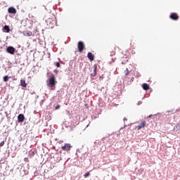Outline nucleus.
Returning a JSON list of instances; mask_svg holds the SVG:
<instances>
[{"mask_svg":"<svg viewBox=\"0 0 180 180\" xmlns=\"http://www.w3.org/2000/svg\"><path fill=\"white\" fill-rule=\"evenodd\" d=\"M57 84V80H56V76L51 75L49 78L46 80V85L51 90L54 91L56 89V84Z\"/></svg>","mask_w":180,"mask_h":180,"instance_id":"1","label":"nucleus"},{"mask_svg":"<svg viewBox=\"0 0 180 180\" xmlns=\"http://www.w3.org/2000/svg\"><path fill=\"white\" fill-rule=\"evenodd\" d=\"M77 49H78L79 53H82V51H84V50H85V44H84V41H79L77 43Z\"/></svg>","mask_w":180,"mask_h":180,"instance_id":"2","label":"nucleus"},{"mask_svg":"<svg viewBox=\"0 0 180 180\" xmlns=\"http://www.w3.org/2000/svg\"><path fill=\"white\" fill-rule=\"evenodd\" d=\"M61 148L63 150V151H70V150L72 148V146H71L70 143H65V145L62 146Z\"/></svg>","mask_w":180,"mask_h":180,"instance_id":"3","label":"nucleus"},{"mask_svg":"<svg viewBox=\"0 0 180 180\" xmlns=\"http://www.w3.org/2000/svg\"><path fill=\"white\" fill-rule=\"evenodd\" d=\"M169 18L172 20H178V19H179V15H178V13H172Z\"/></svg>","mask_w":180,"mask_h":180,"instance_id":"4","label":"nucleus"},{"mask_svg":"<svg viewBox=\"0 0 180 180\" xmlns=\"http://www.w3.org/2000/svg\"><path fill=\"white\" fill-rule=\"evenodd\" d=\"M18 123H23V122H25V115H23V114L18 115Z\"/></svg>","mask_w":180,"mask_h":180,"instance_id":"5","label":"nucleus"},{"mask_svg":"<svg viewBox=\"0 0 180 180\" xmlns=\"http://www.w3.org/2000/svg\"><path fill=\"white\" fill-rule=\"evenodd\" d=\"M6 51L7 53H9V54H15V49L13 48V46H8Z\"/></svg>","mask_w":180,"mask_h":180,"instance_id":"6","label":"nucleus"},{"mask_svg":"<svg viewBox=\"0 0 180 180\" xmlns=\"http://www.w3.org/2000/svg\"><path fill=\"white\" fill-rule=\"evenodd\" d=\"M96 70H98V65L94 64L93 68V72L91 74V77H96Z\"/></svg>","mask_w":180,"mask_h":180,"instance_id":"7","label":"nucleus"},{"mask_svg":"<svg viewBox=\"0 0 180 180\" xmlns=\"http://www.w3.org/2000/svg\"><path fill=\"white\" fill-rule=\"evenodd\" d=\"M146 121H141V124L136 127L137 130H140L141 129H143L146 127Z\"/></svg>","mask_w":180,"mask_h":180,"instance_id":"8","label":"nucleus"},{"mask_svg":"<svg viewBox=\"0 0 180 180\" xmlns=\"http://www.w3.org/2000/svg\"><path fill=\"white\" fill-rule=\"evenodd\" d=\"M87 57H88L89 60H90V61H94L95 56H94V54H92V53L89 52L87 53Z\"/></svg>","mask_w":180,"mask_h":180,"instance_id":"9","label":"nucleus"},{"mask_svg":"<svg viewBox=\"0 0 180 180\" xmlns=\"http://www.w3.org/2000/svg\"><path fill=\"white\" fill-rule=\"evenodd\" d=\"M8 13H16V8L13 7H10L8 9Z\"/></svg>","mask_w":180,"mask_h":180,"instance_id":"10","label":"nucleus"},{"mask_svg":"<svg viewBox=\"0 0 180 180\" xmlns=\"http://www.w3.org/2000/svg\"><path fill=\"white\" fill-rule=\"evenodd\" d=\"M20 85L21 86H22V88H26V86H27V84H26V81L23 79L20 80Z\"/></svg>","mask_w":180,"mask_h":180,"instance_id":"11","label":"nucleus"},{"mask_svg":"<svg viewBox=\"0 0 180 180\" xmlns=\"http://www.w3.org/2000/svg\"><path fill=\"white\" fill-rule=\"evenodd\" d=\"M142 88L144 91H148V89H150V86L145 83L142 85Z\"/></svg>","mask_w":180,"mask_h":180,"instance_id":"12","label":"nucleus"},{"mask_svg":"<svg viewBox=\"0 0 180 180\" xmlns=\"http://www.w3.org/2000/svg\"><path fill=\"white\" fill-rule=\"evenodd\" d=\"M174 130H176V131H178V130H180V123L176 124V125L174 127Z\"/></svg>","mask_w":180,"mask_h":180,"instance_id":"13","label":"nucleus"},{"mask_svg":"<svg viewBox=\"0 0 180 180\" xmlns=\"http://www.w3.org/2000/svg\"><path fill=\"white\" fill-rule=\"evenodd\" d=\"M4 30L6 31V33H9V32L11 31V29L9 28V26L8 25H5L4 27Z\"/></svg>","mask_w":180,"mask_h":180,"instance_id":"14","label":"nucleus"},{"mask_svg":"<svg viewBox=\"0 0 180 180\" xmlns=\"http://www.w3.org/2000/svg\"><path fill=\"white\" fill-rule=\"evenodd\" d=\"M32 34H33V32H32L31 31H27L25 34V36H32Z\"/></svg>","mask_w":180,"mask_h":180,"instance_id":"15","label":"nucleus"},{"mask_svg":"<svg viewBox=\"0 0 180 180\" xmlns=\"http://www.w3.org/2000/svg\"><path fill=\"white\" fill-rule=\"evenodd\" d=\"M4 82H8V81H9V78L8 77V76L4 77Z\"/></svg>","mask_w":180,"mask_h":180,"instance_id":"16","label":"nucleus"},{"mask_svg":"<svg viewBox=\"0 0 180 180\" xmlns=\"http://www.w3.org/2000/svg\"><path fill=\"white\" fill-rule=\"evenodd\" d=\"M84 178H88V176H91V173H89V172H86L84 175Z\"/></svg>","mask_w":180,"mask_h":180,"instance_id":"17","label":"nucleus"},{"mask_svg":"<svg viewBox=\"0 0 180 180\" xmlns=\"http://www.w3.org/2000/svg\"><path fill=\"white\" fill-rule=\"evenodd\" d=\"M124 74L126 76L129 75V68H126V70L124 71Z\"/></svg>","mask_w":180,"mask_h":180,"instance_id":"18","label":"nucleus"},{"mask_svg":"<svg viewBox=\"0 0 180 180\" xmlns=\"http://www.w3.org/2000/svg\"><path fill=\"white\" fill-rule=\"evenodd\" d=\"M4 145H5V141H3L0 143V147H4Z\"/></svg>","mask_w":180,"mask_h":180,"instance_id":"19","label":"nucleus"},{"mask_svg":"<svg viewBox=\"0 0 180 180\" xmlns=\"http://www.w3.org/2000/svg\"><path fill=\"white\" fill-rule=\"evenodd\" d=\"M56 67H57L58 68H60V67H61V65H60V63H58V62H57V63H56Z\"/></svg>","mask_w":180,"mask_h":180,"instance_id":"20","label":"nucleus"},{"mask_svg":"<svg viewBox=\"0 0 180 180\" xmlns=\"http://www.w3.org/2000/svg\"><path fill=\"white\" fill-rule=\"evenodd\" d=\"M60 108H61V105H58L55 108V109H56V110H58V109H60Z\"/></svg>","mask_w":180,"mask_h":180,"instance_id":"21","label":"nucleus"},{"mask_svg":"<svg viewBox=\"0 0 180 180\" xmlns=\"http://www.w3.org/2000/svg\"><path fill=\"white\" fill-rule=\"evenodd\" d=\"M153 115H150L148 117H152Z\"/></svg>","mask_w":180,"mask_h":180,"instance_id":"22","label":"nucleus"}]
</instances>
